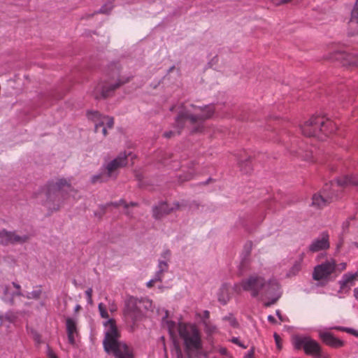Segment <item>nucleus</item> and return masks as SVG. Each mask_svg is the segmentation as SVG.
<instances>
[{
	"instance_id": "nucleus-7",
	"label": "nucleus",
	"mask_w": 358,
	"mask_h": 358,
	"mask_svg": "<svg viewBox=\"0 0 358 358\" xmlns=\"http://www.w3.org/2000/svg\"><path fill=\"white\" fill-rule=\"evenodd\" d=\"M111 75L113 78H117L116 81L99 83L93 91V96L95 99H106L112 96L117 89L130 82L132 78L131 76L121 75L119 68L113 71Z\"/></svg>"
},
{
	"instance_id": "nucleus-52",
	"label": "nucleus",
	"mask_w": 358,
	"mask_h": 358,
	"mask_svg": "<svg viewBox=\"0 0 358 358\" xmlns=\"http://www.w3.org/2000/svg\"><path fill=\"white\" fill-rule=\"evenodd\" d=\"M220 352L224 355V354H225L227 352V350L226 349H222L220 350Z\"/></svg>"
},
{
	"instance_id": "nucleus-2",
	"label": "nucleus",
	"mask_w": 358,
	"mask_h": 358,
	"mask_svg": "<svg viewBox=\"0 0 358 358\" xmlns=\"http://www.w3.org/2000/svg\"><path fill=\"white\" fill-rule=\"evenodd\" d=\"M213 105L199 106L194 104H186L182 106L176 119V127L177 131H169L164 134V136L170 138L176 134H179L186 124L192 127V132L201 131V125L203 120L211 117L214 113Z\"/></svg>"
},
{
	"instance_id": "nucleus-19",
	"label": "nucleus",
	"mask_w": 358,
	"mask_h": 358,
	"mask_svg": "<svg viewBox=\"0 0 358 358\" xmlns=\"http://www.w3.org/2000/svg\"><path fill=\"white\" fill-rule=\"evenodd\" d=\"M327 187L322 192L315 194L312 197L311 205L317 208H322L326 206L332 199V197L327 194Z\"/></svg>"
},
{
	"instance_id": "nucleus-38",
	"label": "nucleus",
	"mask_w": 358,
	"mask_h": 358,
	"mask_svg": "<svg viewBox=\"0 0 358 358\" xmlns=\"http://www.w3.org/2000/svg\"><path fill=\"white\" fill-rule=\"evenodd\" d=\"M171 257V252L169 250H165L163 251V252L161 255V259L162 260H165L166 262H169Z\"/></svg>"
},
{
	"instance_id": "nucleus-51",
	"label": "nucleus",
	"mask_w": 358,
	"mask_h": 358,
	"mask_svg": "<svg viewBox=\"0 0 358 358\" xmlns=\"http://www.w3.org/2000/svg\"><path fill=\"white\" fill-rule=\"evenodd\" d=\"M317 357V358H329V357H328V356L323 355L322 354V352H320V356H319V357Z\"/></svg>"
},
{
	"instance_id": "nucleus-24",
	"label": "nucleus",
	"mask_w": 358,
	"mask_h": 358,
	"mask_svg": "<svg viewBox=\"0 0 358 358\" xmlns=\"http://www.w3.org/2000/svg\"><path fill=\"white\" fill-rule=\"evenodd\" d=\"M337 183L339 186L343 187L348 185H358V182H356L355 179L352 176H345L337 180Z\"/></svg>"
},
{
	"instance_id": "nucleus-21",
	"label": "nucleus",
	"mask_w": 358,
	"mask_h": 358,
	"mask_svg": "<svg viewBox=\"0 0 358 358\" xmlns=\"http://www.w3.org/2000/svg\"><path fill=\"white\" fill-rule=\"evenodd\" d=\"M230 299V287L228 285H223L217 292V299L222 305H225Z\"/></svg>"
},
{
	"instance_id": "nucleus-17",
	"label": "nucleus",
	"mask_w": 358,
	"mask_h": 358,
	"mask_svg": "<svg viewBox=\"0 0 358 358\" xmlns=\"http://www.w3.org/2000/svg\"><path fill=\"white\" fill-rule=\"evenodd\" d=\"M329 236L327 232H323L320 237L315 239L309 246V250L316 252L320 250H327L329 248Z\"/></svg>"
},
{
	"instance_id": "nucleus-12",
	"label": "nucleus",
	"mask_w": 358,
	"mask_h": 358,
	"mask_svg": "<svg viewBox=\"0 0 358 358\" xmlns=\"http://www.w3.org/2000/svg\"><path fill=\"white\" fill-rule=\"evenodd\" d=\"M336 263L334 259H331L316 266L313 272V278L315 280H327L330 275L336 272Z\"/></svg>"
},
{
	"instance_id": "nucleus-23",
	"label": "nucleus",
	"mask_w": 358,
	"mask_h": 358,
	"mask_svg": "<svg viewBox=\"0 0 358 358\" xmlns=\"http://www.w3.org/2000/svg\"><path fill=\"white\" fill-rule=\"evenodd\" d=\"M351 26H355V31L358 30L357 24H358V6L357 1L356 2L355 6L352 10L351 17L349 22Z\"/></svg>"
},
{
	"instance_id": "nucleus-6",
	"label": "nucleus",
	"mask_w": 358,
	"mask_h": 358,
	"mask_svg": "<svg viewBox=\"0 0 358 358\" xmlns=\"http://www.w3.org/2000/svg\"><path fill=\"white\" fill-rule=\"evenodd\" d=\"M336 129L337 126L333 121L321 116L312 117L301 126L304 136L315 137L321 141Z\"/></svg>"
},
{
	"instance_id": "nucleus-39",
	"label": "nucleus",
	"mask_w": 358,
	"mask_h": 358,
	"mask_svg": "<svg viewBox=\"0 0 358 358\" xmlns=\"http://www.w3.org/2000/svg\"><path fill=\"white\" fill-rule=\"evenodd\" d=\"M47 357L48 358H58L55 352L49 346H48Z\"/></svg>"
},
{
	"instance_id": "nucleus-9",
	"label": "nucleus",
	"mask_w": 358,
	"mask_h": 358,
	"mask_svg": "<svg viewBox=\"0 0 358 358\" xmlns=\"http://www.w3.org/2000/svg\"><path fill=\"white\" fill-rule=\"evenodd\" d=\"M127 155L120 153L115 159L107 164L103 172L99 175L94 176L92 178L93 183L97 182H106L109 178L113 177L117 170L122 168L127 164Z\"/></svg>"
},
{
	"instance_id": "nucleus-16",
	"label": "nucleus",
	"mask_w": 358,
	"mask_h": 358,
	"mask_svg": "<svg viewBox=\"0 0 358 358\" xmlns=\"http://www.w3.org/2000/svg\"><path fill=\"white\" fill-rule=\"evenodd\" d=\"M66 329L69 343L71 345H74L76 338L80 335L76 320L72 317H67L66 319Z\"/></svg>"
},
{
	"instance_id": "nucleus-49",
	"label": "nucleus",
	"mask_w": 358,
	"mask_h": 358,
	"mask_svg": "<svg viewBox=\"0 0 358 358\" xmlns=\"http://www.w3.org/2000/svg\"><path fill=\"white\" fill-rule=\"evenodd\" d=\"M268 320L270 321L271 322H275V319L273 316L272 315H268Z\"/></svg>"
},
{
	"instance_id": "nucleus-46",
	"label": "nucleus",
	"mask_w": 358,
	"mask_h": 358,
	"mask_svg": "<svg viewBox=\"0 0 358 358\" xmlns=\"http://www.w3.org/2000/svg\"><path fill=\"white\" fill-rule=\"evenodd\" d=\"M244 358H254L253 351L248 352V353L244 357Z\"/></svg>"
},
{
	"instance_id": "nucleus-35",
	"label": "nucleus",
	"mask_w": 358,
	"mask_h": 358,
	"mask_svg": "<svg viewBox=\"0 0 358 358\" xmlns=\"http://www.w3.org/2000/svg\"><path fill=\"white\" fill-rule=\"evenodd\" d=\"M162 280L160 278H157V276L155 275L152 279L147 282V287L148 288H151L155 285L156 282H161Z\"/></svg>"
},
{
	"instance_id": "nucleus-33",
	"label": "nucleus",
	"mask_w": 358,
	"mask_h": 358,
	"mask_svg": "<svg viewBox=\"0 0 358 358\" xmlns=\"http://www.w3.org/2000/svg\"><path fill=\"white\" fill-rule=\"evenodd\" d=\"M113 8V5L111 2H109L105 5H103L100 10L96 12V13H109Z\"/></svg>"
},
{
	"instance_id": "nucleus-26",
	"label": "nucleus",
	"mask_w": 358,
	"mask_h": 358,
	"mask_svg": "<svg viewBox=\"0 0 358 358\" xmlns=\"http://www.w3.org/2000/svg\"><path fill=\"white\" fill-rule=\"evenodd\" d=\"M345 59L349 65L358 67V55L348 54L346 55Z\"/></svg>"
},
{
	"instance_id": "nucleus-29",
	"label": "nucleus",
	"mask_w": 358,
	"mask_h": 358,
	"mask_svg": "<svg viewBox=\"0 0 358 358\" xmlns=\"http://www.w3.org/2000/svg\"><path fill=\"white\" fill-rule=\"evenodd\" d=\"M334 329L338 330V331L348 333V334H352L356 337H358V331L355 329H353L351 328H348V327H334Z\"/></svg>"
},
{
	"instance_id": "nucleus-3",
	"label": "nucleus",
	"mask_w": 358,
	"mask_h": 358,
	"mask_svg": "<svg viewBox=\"0 0 358 358\" xmlns=\"http://www.w3.org/2000/svg\"><path fill=\"white\" fill-rule=\"evenodd\" d=\"M105 338L103 341L104 350L112 353L115 358H134L133 349L126 343L120 342V333L114 319H108L103 322Z\"/></svg>"
},
{
	"instance_id": "nucleus-1",
	"label": "nucleus",
	"mask_w": 358,
	"mask_h": 358,
	"mask_svg": "<svg viewBox=\"0 0 358 358\" xmlns=\"http://www.w3.org/2000/svg\"><path fill=\"white\" fill-rule=\"evenodd\" d=\"M234 291L240 294L242 291L248 292L252 297L263 299L267 298L268 301L264 303L265 307L275 303L281 297V286L275 278L266 280L263 276L253 274L234 285Z\"/></svg>"
},
{
	"instance_id": "nucleus-4",
	"label": "nucleus",
	"mask_w": 358,
	"mask_h": 358,
	"mask_svg": "<svg viewBox=\"0 0 358 358\" xmlns=\"http://www.w3.org/2000/svg\"><path fill=\"white\" fill-rule=\"evenodd\" d=\"M43 191L45 199L43 204L51 211H57L63 206L66 192L76 193L70 182L64 178L48 182Z\"/></svg>"
},
{
	"instance_id": "nucleus-55",
	"label": "nucleus",
	"mask_w": 358,
	"mask_h": 358,
	"mask_svg": "<svg viewBox=\"0 0 358 358\" xmlns=\"http://www.w3.org/2000/svg\"><path fill=\"white\" fill-rule=\"evenodd\" d=\"M115 310L114 308H112V309H110V311H113Z\"/></svg>"
},
{
	"instance_id": "nucleus-36",
	"label": "nucleus",
	"mask_w": 358,
	"mask_h": 358,
	"mask_svg": "<svg viewBox=\"0 0 358 358\" xmlns=\"http://www.w3.org/2000/svg\"><path fill=\"white\" fill-rule=\"evenodd\" d=\"M92 293H93V290L92 288H88L86 291H85V295L87 296V302L89 304L92 305L93 303V301H92Z\"/></svg>"
},
{
	"instance_id": "nucleus-22",
	"label": "nucleus",
	"mask_w": 358,
	"mask_h": 358,
	"mask_svg": "<svg viewBox=\"0 0 358 358\" xmlns=\"http://www.w3.org/2000/svg\"><path fill=\"white\" fill-rule=\"evenodd\" d=\"M169 269V262H166L165 260H159L158 264V271L156 273V275L157 278H160L162 280L164 277V273L165 272H167Z\"/></svg>"
},
{
	"instance_id": "nucleus-43",
	"label": "nucleus",
	"mask_w": 358,
	"mask_h": 358,
	"mask_svg": "<svg viewBox=\"0 0 358 358\" xmlns=\"http://www.w3.org/2000/svg\"><path fill=\"white\" fill-rule=\"evenodd\" d=\"M231 341H232L233 343H235V344H236V345H239V346H241V347H242L243 348H246V347L245 345H243L242 343H241V342L239 341L238 338H233L231 339Z\"/></svg>"
},
{
	"instance_id": "nucleus-54",
	"label": "nucleus",
	"mask_w": 358,
	"mask_h": 358,
	"mask_svg": "<svg viewBox=\"0 0 358 358\" xmlns=\"http://www.w3.org/2000/svg\"><path fill=\"white\" fill-rule=\"evenodd\" d=\"M115 310L114 308H112V309H110V311H113Z\"/></svg>"
},
{
	"instance_id": "nucleus-47",
	"label": "nucleus",
	"mask_w": 358,
	"mask_h": 358,
	"mask_svg": "<svg viewBox=\"0 0 358 358\" xmlns=\"http://www.w3.org/2000/svg\"><path fill=\"white\" fill-rule=\"evenodd\" d=\"M209 316H210V313H209V311H208V310H205V311L203 312V318H205V319H208V318H209Z\"/></svg>"
},
{
	"instance_id": "nucleus-20",
	"label": "nucleus",
	"mask_w": 358,
	"mask_h": 358,
	"mask_svg": "<svg viewBox=\"0 0 358 358\" xmlns=\"http://www.w3.org/2000/svg\"><path fill=\"white\" fill-rule=\"evenodd\" d=\"M358 278V273H348L343 275L341 280L339 281L340 287L342 289L352 286L355 280Z\"/></svg>"
},
{
	"instance_id": "nucleus-10",
	"label": "nucleus",
	"mask_w": 358,
	"mask_h": 358,
	"mask_svg": "<svg viewBox=\"0 0 358 358\" xmlns=\"http://www.w3.org/2000/svg\"><path fill=\"white\" fill-rule=\"evenodd\" d=\"M294 345L296 348H303L305 353L315 357L320 356L322 348L320 344L315 340L308 336L296 337Z\"/></svg>"
},
{
	"instance_id": "nucleus-5",
	"label": "nucleus",
	"mask_w": 358,
	"mask_h": 358,
	"mask_svg": "<svg viewBox=\"0 0 358 358\" xmlns=\"http://www.w3.org/2000/svg\"><path fill=\"white\" fill-rule=\"evenodd\" d=\"M178 331L183 341L188 357L198 356L202 350L201 336L199 329L194 324L180 323Z\"/></svg>"
},
{
	"instance_id": "nucleus-40",
	"label": "nucleus",
	"mask_w": 358,
	"mask_h": 358,
	"mask_svg": "<svg viewBox=\"0 0 358 358\" xmlns=\"http://www.w3.org/2000/svg\"><path fill=\"white\" fill-rule=\"evenodd\" d=\"M274 338H275V341L276 343V346H277L278 349L280 350L282 348L281 345H280L281 338H280V336L276 333L274 334Z\"/></svg>"
},
{
	"instance_id": "nucleus-25",
	"label": "nucleus",
	"mask_w": 358,
	"mask_h": 358,
	"mask_svg": "<svg viewBox=\"0 0 358 358\" xmlns=\"http://www.w3.org/2000/svg\"><path fill=\"white\" fill-rule=\"evenodd\" d=\"M17 318L15 313L12 312H8L4 315H0L1 324H3L5 322H14Z\"/></svg>"
},
{
	"instance_id": "nucleus-45",
	"label": "nucleus",
	"mask_w": 358,
	"mask_h": 358,
	"mask_svg": "<svg viewBox=\"0 0 358 358\" xmlns=\"http://www.w3.org/2000/svg\"><path fill=\"white\" fill-rule=\"evenodd\" d=\"M302 157L303 158L304 160H306V161H310L312 159V156H311L310 153H307V154H306L305 156H302Z\"/></svg>"
},
{
	"instance_id": "nucleus-28",
	"label": "nucleus",
	"mask_w": 358,
	"mask_h": 358,
	"mask_svg": "<svg viewBox=\"0 0 358 358\" xmlns=\"http://www.w3.org/2000/svg\"><path fill=\"white\" fill-rule=\"evenodd\" d=\"M41 292V289L40 288H37L31 292H28L26 296L27 299H38L40 298Z\"/></svg>"
},
{
	"instance_id": "nucleus-53",
	"label": "nucleus",
	"mask_w": 358,
	"mask_h": 358,
	"mask_svg": "<svg viewBox=\"0 0 358 358\" xmlns=\"http://www.w3.org/2000/svg\"><path fill=\"white\" fill-rule=\"evenodd\" d=\"M292 1L293 0H284V2H287L288 3L292 2Z\"/></svg>"
},
{
	"instance_id": "nucleus-15",
	"label": "nucleus",
	"mask_w": 358,
	"mask_h": 358,
	"mask_svg": "<svg viewBox=\"0 0 358 358\" xmlns=\"http://www.w3.org/2000/svg\"><path fill=\"white\" fill-rule=\"evenodd\" d=\"M179 208L180 204L178 203H174L171 206L166 203H161L153 208V216L156 219H161Z\"/></svg>"
},
{
	"instance_id": "nucleus-32",
	"label": "nucleus",
	"mask_w": 358,
	"mask_h": 358,
	"mask_svg": "<svg viewBox=\"0 0 358 358\" xmlns=\"http://www.w3.org/2000/svg\"><path fill=\"white\" fill-rule=\"evenodd\" d=\"M194 175V171L193 169H190L188 171V172L184 176H179V179L181 182L187 181L193 178V176Z\"/></svg>"
},
{
	"instance_id": "nucleus-42",
	"label": "nucleus",
	"mask_w": 358,
	"mask_h": 358,
	"mask_svg": "<svg viewBox=\"0 0 358 358\" xmlns=\"http://www.w3.org/2000/svg\"><path fill=\"white\" fill-rule=\"evenodd\" d=\"M271 2L275 6H280L283 4H287V2H284V0H271Z\"/></svg>"
},
{
	"instance_id": "nucleus-13",
	"label": "nucleus",
	"mask_w": 358,
	"mask_h": 358,
	"mask_svg": "<svg viewBox=\"0 0 358 358\" xmlns=\"http://www.w3.org/2000/svg\"><path fill=\"white\" fill-rule=\"evenodd\" d=\"M27 235L20 236L14 231L6 229L0 230V244L8 245L10 244L24 243L29 240Z\"/></svg>"
},
{
	"instance_id": "nucleus-44",
	"label": "nucleus",
	"mask_w": 358,
	"mask_h": 358,
	"mask_svg": "<svg viewBox=\"0 0 358 358\" xmlns=\"http://www.w3.org/2000/svg\"><path fill=\"white\" fill-rule=\"evenodd\" d=\"M175 326V323L173 322H171V323H169V332L171 334V336H173V327Z\"/></svg>"
},
{
	"instance_id": "nucleus-37",
	"label": "nucleus",
	"mask_w": 358,
	"mask_h": 358,
	"mask_svg": "<svg viewBox=\"0 0 358 358\" xmlns=\"http://www.w3.org/2000/svg\"><path fill=\"white\" fill-rule=\"evenodd\" d=\"M174 352L177 358H183L182 350L178 344H174Z\"/></svg>"
},
{
	"instance_id": "nucleus-34",
	"label": "nucleus",
	"mask_w": 358,
	"mask_h": 358,
	"mask_svg": "<svg viewBox=\"0 0 358 358\" xmlns=\"http://www.w3.org/2000/svg\"><path fill=\"white\" fill-rule=\"evenodd\" d=\"M113 205L115 206H116V207H118V206L122 205V206H124V207L125 208H127L129 206H136V203L131 202L129 204H128L124 200H120L119 202L113 203Z\"/></svg>"
},
{
	"instance_id": "nucleus-27",
	"label": "nucleus",
	"mask_w": 358,
	"mask_h": 358,
	"mask_svg": "<svg viewBox=\"0 0 358 358\" xmlns=\"http://www.w3.org/2000/svg\"><path fill=\"white\" fill-rule=\"evenodd\" d=\"M303 257H304V254L302 253L301 255H300V259L299 261L296 262V263L294 264V266L292 267L291 270H290V273L292 274V275H296L297 274L299 271L301 270V262L303 261Z\"/></svg>"
},
{
	"instance_id": "nucleus-11",
	"label": "nucleus",
	"mask_w": 358,
	"mask_h": 358,
	"mask_svg": "<svg viewBox=\"0 0 358 358\" xmlns=\"http://www.w3.org/2000/svg\"><path fill=\"white\" fill-rule=\"evenodd\" d=\"M87 117L95 123V132L98 133L101 128V133L106 136L108 134L107 128L112 129L114 125V120L112 117L102 115L98 111H90Z\"/></svg>"
},
{
	"instance_id": "nucleus-14",
	"label": "nucleus",
	"mask_w": 358,
	"mask_h": 358,
	"mask_svg": "<svg viewBox=\"0 0 358 358\" xmlns=\"http://www.w3.org/2000/svg\"><path fill=\"white\" fill-rule=\"evenodd\" d=\"M2 289L3 300L11 304L15 303V297L22 296L20 285L15 282H13L12 286L8 285L2 287Z\"/></svg>"
},
{
	"instance_id": "nucleus-48",
	"label": "nucleus",
	"mask_w": 358,
	"mask_h": 358,
	"mask_svg": "<svg viewBox=\"0 0 358 358\" xmlns=\"http://www.w3.org/2000/svg\"><path fill=\"white\" fill-rule=\"evenodd\" d=\"M353 292H354V296L358 301V287L355 288L354 289Z\"/></svg>"
},
{
	"instance_id": "nucleus-18",
	"label": "nucleus",
	"mask_w": 358,
	"mask_h": 358,
	"mask_svg": "<svg viewBox=\"0 0 358 358\" xmlns=\"http://www.w3.org/2000/svg\"><path fill=\"white\" fill-rule=\"evenodd\" d=\"M320 338L327 345L334 348H340L345 345V342L334 336L333 334L327 331H320Z\"/></svg>"
},
{
	"instance_id": "nucleus-30",
	"label": "nucleus",
	"mask_w": 358,
	"mask_h": 358,
	"mask_svg": "<svg viewBox=\"0 0 358 358\" xmlns=\"http://www.w3.org/2000/svg\"><path fill=\"white\" fill-rule=\"evenodd\" d=\"M100 315L102 318L108 319L109 315L106 306L103 303H100L98 306Z\"/></svg>"
},
{
	"instance_id": "nucleus-50",
	"label": "nucleus",
	"mask_w": 358,
	"mask_h": 358,
	"mask_svg": "<svg viewBox=\"0 0 358 358\" xmlns=\"http://www.w3.org/2000/svg\"><path fill=\"white\" fill-rule=\"evenodd\" d=\"M81 310V306L80 305H76L75 308H74V311L76 313H78V311H80Z\"/></svg>"
},
{
	"instance_id": "nucleus-31",
	"label": "nucleus",
	"mask_w": 358,
	"mask_h": 358,
	"mask_svg": "<svg viewBox=\"0 0 358 358\" xmlns=\"http://www.w3.org/2000/svg\"><path fill=\"white\" fill-rule=\"evenodd\" d=\"M223 320L228 322L229 325L233 327H236L238 326V322L236 321V318L231 314L223 317Z\"/></svg>"
},
{
	"instance_id": "nucleus-56",
	"label": "nucleus",
	"mask_w": 358,
	"mask_h": 358,
	"mask_svg": "<svg viewBox=\"0 0 358 358\" xmlns=\"http://www.w3.org/2000/svg\"><path fill=\"white\" fill-rule=\"evenodd\" d=\"M357 6H358V0H357Z\"/></svg>"
},
{
	"instance_id": "nucleus-8",
	"label": "nucleus",
	"mask_w": 358,
	"mask_h": 358,
	"mask_svg": "<svg viewBox=\"0 0 358 358\" xmlns=\"http://www.w3.org/2000/svg\"><path fill=\"white\" fill-rule=\"evenodd\" d=\"M144 304L145 308L149 309L152 306V302L148 299H138L133 296H129L125 301L124 308V315L127 321H131L134 325L143 317V313L141 309V305Z\"/></svg>"
},
{
	"instance_id": "nucleus-41",
	"label": "nucleus",
	"mask_w": 358,
	"mask_h": 358,
	"mask_svg": "<svg viewBox=\"0 0 358 358\" xmlns=\"http://www.w3.org/2000/svg\"><path fill=\"white\" fill-rule=\"evenodd\" d=\"M347 267L346 263H341L339 264H336V271H338L339 273L342 272L343 271L345 270Z\"/></svg>"
}]
</instances>
